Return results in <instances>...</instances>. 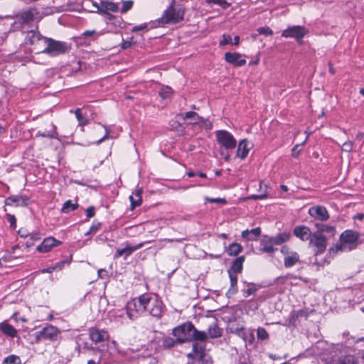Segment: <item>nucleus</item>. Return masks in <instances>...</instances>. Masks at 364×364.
Instances as JSON below:
<instances>
[{
    "label": "nucleus",
    "instance_id": "19",
    "mask_svg": "<svg viewBox=\"0 0 364 364\" xmlns=\"http://www.w3.org/2000/svg\"><path fill=\"white\" fill-rule=\"evenodd\" d=\"M193 351L194 355H192L191 354H189V356L192 358L188 364H205L203 359L202 348H200V349L198 350L196 345H194Z\"/></svg>",
    "mask_w": 364,
    "mask_h": 364
},
{
    "label": "nucleus",
    "instance_id": "17",
    "mask_svg": "<svg viewBox=\"0 0 364 364\" xmlns=\"http://www.w3.org/2000/svg\"><path fill=\"white\" fill-rule=\"evenodd\" d=\"M225 60L235 66H243L246 64V60L241 58V55L237 53L228 52L225 54Z\"/></svg>",
    "mask_w": 364,
    "mask_h": 364
},
{
    "label": "nucleus",
    "instance_id": "63",
    "mask_svg": "<svg viewBox=\"0 0 364 364\" xmlns=\"http://www.w3.org/2000/svg\"><path fill=\"white\" fill-rule=\"evenodd\" d=\"M131 46L130 41H124L122 43L121 47L122 49H126Z\"/></svg>",
    "mask_w": 364,
    "mask_h": 364
},
{
    "label": "nucleus",
    "instance_id": "35",
    "mask_svg": "<svg viewBox=\"0 0 364 364\" xmlns=\"http://www.w3.org/2000/svg\"><path fill=\"white\" fill-rule=\"evenodd\" d=\"M192 334L193 340L195 341H205L208 338V334L206 332L198 331L195 328V326L193 327Z\"/></svg>",
    "mask_w": 364,
    "mask_h": 364
},
{
    "label": "nucleus",
    "instance_id": "58",
    "mask_svg": "<svg viewBox=\"0 0 364 364\" xmlns=\"http://www.w3.org/2000/svg\"><path fill=\"white\" fill-rule=\"evenodd\" d=\"M292 252L293 251H290L289 247L287 245H284L281 247V252L284 257L290 255V253H292Z\"/></svg>",
    "mask_w": 364,
    "mask_h": 364
},
{
    "label": "nucleus",
    "instance_id": "61",
    "mask_svg": "<svg viewBox=\"0 0 364 364\" xmlns=\"http://www.w3.org/2000/svg\"><path fill=\"white\" fill-rule=\"evenodd\" d=\"M355 139L358 141H362V144L360 146V149H361V147L363 146V145L364 144V132L358 133L355 136Z\"/></svg>",
    "mask_w": 364,
    "mask_h": 364
},
{
    "label": "nucleus",
    "instance_id": "62",
    "mask_svg": "<svg viewBox=\"0 0 364 364\" xmlns=\"http://www.w3.org/2000/svg\"><path fill=\"white\" fill-rule=\"evenodd\" d=\"M101 227L100 223H95L92 224V225L90 227L91 232H93L94 233L97 232Z\"/></svg>",
    "mask_w": 364,
    "mask_h": 364
},
{
    "label": "nucleus",
    "instance_id": "12",
    "mask_svg": "<svg viewBox=\"0 0 364 364\" xmlns=\"http://www.w3.org/2000/svg\"><path fill=\"white\" fill-rule=\"evenodd\" d=\"M45 37L43 36L38 30H31L28 31L26 36V43L33 46V48L39 43H46Z\"/></svg>",
    "mask_w": 364,
    "mask_h": 364
},
{
    "label": "nucleus",
    "instance_id": "53",
    "mask_svg": "<svg viewBox=\"0 0 364 364\" xmlns=\"http://www.w3.org/2000/svg\"><path fill=\"white\" fill-rule=\"evenodd\" d=\"M257 291V288L252 287L245 290L243 293L245 297H248L251 294H254Z\"/></svg>",
    "mask_w": 364,
    "mask_h": 364
},
{
    "label": "nucleus",
    "instance_id": "39",
    "mask_svg": "<svg viewBox=\"0 0 364 364\" xmlns=\"http://www.w3.org/2000/svg\"><path fill=\"white\" fill-rule=\"evenodd\" d=\"M179 343L178 342V338L173 339L172 338H165L163 341V346L166 348H171L173 347L176 344Z\"/></svg>",
    "mask_w": 364,
    "mask_h": 364
},
{
    "label": "nucleus",
    "instance_id": "64",
    "mask_svg": "<svg viewBox=\"0 0 364 364\" xmlns=\"http://www.w3.org/2000/svg\"><path fill=\"white\" fill-rule=\"evenodd\" d=\"M95 33V31L94 30H92V31H86L83 33V36H85V37L91 36H92Z\"/></svg>",
    "mask_w": 364,
    "mask_h": 364
},
{
    "label": "nucleus",
    "instance_id": "49",
    "mask_svg": "<svg viewBox=\"0 0 364 364\" xmlns=\"http://www.w3.org/2000/svg\"><path fill=\"white\" fill-rule=\"evenodd\" d=\"M205 200L208 201L210 203H221L225 204L226 203V200L225 198H209L206 197Z\"/></svg>",
    "mask_w": 364,
    "mask_h": 364
},
{
    "label": "nucleus",
    "instance_id": "55",
    "mask_svg": "<svg viewBox=\"0 0 364 364\" xmlns=\"http://www.w3.org/2000/svg\"><path fill=\"white\" fill-rule=\"evenodd\" d=\"M86 216L89 218L95 216V208L93 206H90L86 209Z\"/></svg>",
    "mask_w": 364,
    "mask_h": 364
},
{
    "label": "nucleus",
    "instance_id": "37",
    "mask_svg": "<svg viewBox=\"0 0 364 364\" xmlns=\"http://www.w3.org/2000/svg\"><path fill=\"white\" fill-rule=\"evenodd\" d=\"M21 359L18 356L15 355H10L6 357L2 364H21Z\"/></svg>",
    "mask_w": 364,
    "mask_h": 364
},
{
    "label": "nucleus",
    "instance_id": "6",
    "mask_svg": "<svg viewBox=\"0 0 364 364\" xmlns=\"http://www.w3.org/2000/svg\"><path fill=\"white\" fill-rule=\"evenodd\" d=\"M216 140L221 147L225 149H232L236 146V139L227 130H218L215 132Z\"/></svg>",
    "mask_w": 364,
    "mask_h": 364
},
{
    "label": "nucleus",
    "instance_id": "44",
    "mask_svg": "<svg viewBox=\"0 0 364 364\" xmlns=\"http://www.w3.org/2000/svg\"><path fill=\"white\" fill-rule=\"evenodd\" d=\"M173 92V90L169 87H165L161 88V90L159 92V95L163 98L166 99Z\"/></svg>",
    "mask_w": 364,
    "mask_h": 364
},
{
    "label": "nucleus",
    "instance_id": "32",
    "mask_svg": "<svg viewBox=\"0 0 364 364\" xmlns=\"http://www.w3.org/2000/svg\"><path fill=\"white\" fill-rule=\"evenodd\" d=\"M183 119H191L190 123L193 124H196L205 122V119L202 117H200L196 112L192 111L187 112L185 114Z\"/></svg>",
    "mask_w": 364,
    "mask_h": 364
},
{
    "label": "nucleus",
    "instance_id": "46",
    "mask_svg": "<svg viewBox=\"0 0 364 364\" xmlns=\"http://www.w3.org/2000/svg\"><path fill=\"white\" fill-rule=\"evenodd\" d=\"M342 151L346 152H350L353 149V143L352 141H347L341 146Z\"/></svg>",
    "mask_w": 364,
    "mask_h": 364
},
{
    "label": "nucleus",
    "instance_id": "30",
    "mask_svg": "<svg viewBox=\"0 0 364 364\" xmlns=\"http://www.w3.org/2000/svg\"><path fill=\"white\" fill-rule=\"evenodd\" d=\"M272 240V242L274 245H280L289 240L290 233L284 232L282 233L277 234L274 237H271Z\"/></svg>",
    "mask_w": 364,
    "mask_h": 364
},
{
    "label": "nucleus",
    "instance_id": "27",
    "mask_svg": "<svg viewBox=\"0 0 364 364\" xmlns=\"http://www.w3.org/2000/svg\"><path fill=\"white\" fill-rule=\"evenodd\" d=\"M261 233L259 228H256L250 230H246L242 232V237L247 240H255Z\"/></svg>",
    "mask_w": 364,
    "mask_h": 364
},
{
    "label": "nucleus",
    "instance_id": "28",
    "mask_svg": "<svg viewBox=\"0 0 364 364\" xmlns=\"http://www.w3.org/2000/svg\"><path fill=\"white\" fill-rule=\"evenodd\" d=\"M142 192H143V191L141 188H138L135 191L134 196H129L132 209H134V208L139 206L141 204Z\"/></svg>",
    "mask_w": 364,
    "mask_h": 364
},
{
    "label": "nucleus",
    "instance_id": "56",
    "mask_svg": "<svg viewBox=\"0 0 364 364\" xmlns=\"http://www.w3.org/2000/svg\"><path fill=\"white\" fill-rule=\"evenodd\" d=\"M267 197V194L264 193V194H260V195H252L250 196H249V199H252V200H262V199H264Z\"/></svg>",
    "mask_w": 364,
    "mask_h": 364
},
{
    "label": "nucleus",
    "instance_id": "3",
    "mask_svg": "<svg viewBox=\"0 0 364 364\" xmlns=\"http://www.w3.org/2000/svg\"><path fill=\"white\" fill-rule=\"evenodd\" d=\"M359 238L356 231L347 230L341 235V245L336 246V251L351 250Z\"/></svg>",
    "mask_w": 364,
    "mask_h": 364
},
{
    "label": "nucleus",
    "instance_id": "34",
    "mask_svg": "<svg viewBox=\"0 0 364 364\" xmlns=\"http://www.w3.org/2000/svg\"><path fill=\"white\" fill-rule=\"evenodd\" d=\"M78 206H79V205H78V203L77 202L76 203H73L72 200H66L63 203L62 209H61V211L63 213H69L71 210H76L78 208Z\"/></svg>",
    "mask_w": 364,
    "mask_h": 364
},
{
    "label": "nucleus",
    "instance_id": "54",
    "mask_svg": "<svg viewBox=\"0 0 364 364\" xmlns=\"http://www.w3.org/2000/svg\"><path fill=\"white\" fill-rule=\"evenodd\" d=\"M18 234L19 235V236L21 237H28L31 234L28 232V230L25 228H21L18 230Z\"/></svg>",
    "mask_w": 364,
    "mask_h": 364
},
{
    "label": "nucleus",
    "instance_id": "29",
    "mask_svg": "<svg viewBox=\"0 0 364 364\" xmlns=\"http://www.w3.org/2000/svg\"><path fill=\"white\" fill-rule=\"evenodd\" d=\"M1 331L6 336L14 338L17 335L16 329L11 324L3 322L0 324Z\"/></svg>",
    "mask_w": 364,
    "mask_h": 364
},
{
    "label": "nucleus",
    "instance_id": "43",
    "mask_svg": "<svg viewBox=\"0 0 364 364\" xmlns=\"http://www.w3.org/2000/svg\"><path fill=\"white\" fill-rule=\"evenodd\" d=\"M207 4H214L222 6L223 9H227L230 4H228L225 0H205Z\"/></svg>",
    "mask_w": 364,
    "mask_h": 364
},
{
    "label": "nucleus",
    "instance_id": "31",
    "mask_svg": "<svg viewBox=\"0 0 364 364\" xmlns=\"http://www.w3.org/2000/svg\"><path fill=\"white\" fill-rule=\"evenodd\" d=\"M245 261V256H240L235 259L231 266V272L232 273H240L243 268V262Z\"/></svg>",
    "mask_w": 364,
    "mask_h": 364
},
{
    "label": "nucleus",
    "instance_id": "8",
    "mask_svg": "<svg viewBox=\"0 0 364 364\" xmlns=\"http://www.w3.org/2000/svg\"><path fill=\"white\" fill-rule=\"evenodd\" d=\"M310 244L316 248V255L321 254L326 249V238L321 232H315L311 237Z\"/></svg>",
    "mask_w": 364,
    "mask_h": 364
},
{
    "label": "nucleus",
    "instance_id": "41",
    "mask_svg": "<svg viewBox=\"0 0 364 364\" xmlns=\"http://www.w3.org/2000/svg\"><path fill=\"white\" fill-rule=\"evenodd\" d=\"M257 336L258 339L262 341L266 340L269 338V333L264 328H258L257 331Z\"/></svg>",
    "mask_w": 364,
    "mask_h": 364
},
{
    "label": "nucleus",
    "instance_id": "10",
    "mask_svg": "<svg viewBox=\"0 0 364 364\" xmlns=\"http://www.w3.org/2000/svg\"><path fill=\"white\" fill-rule=\"evenodd\" d=\"M29 203V198L23 195H14L11 196L6 198L4 203L5 205L16 207L27 206Z\"/></svg>",
    "mask_w": 364,
    "mask_h": 364
},
{
    "label": "nucleus",
    "instance_id": "25",
    "mask_svg": "<svg viewBox=\"0 0 364 364\" xmlns=\"http://www.w3.org/2000/svg\"><path fill=\"white\" fill-rule=\"evenodd\" d=\"M331 364H357V360L353 355H345L332 360Z\"/></svg>",
    "mask_w": 364,
    "mask_h": 364
},
{
    "label": "nucleus",
    "instance_id": "57",
    "mask_svg": "<svg viewBox=\"0 0 364 364\" xmlns=\"http://www.w3.org/2000/svg\"><path fill=\"white\" fill-rule=\"evenodd\" d=\"M75 115H76V117L77 119V120L79 121L80 124H85L82 119H83V117H82V112H81V110L80 109H77L76 111H75Z\"/></svg>",
    "mask_w": 364,
    "mask_h": 364
},
{
    "label": "nucleus",
    "instance_id": "4",
    "mask_svg": "<svg viewBox=\"0 0 364 364\" xmlns=\"http://www.w3.org/2000/svg\"><path fill=\"white\" fill-rule=\"evenodd\" d=\"M193 327L194 326L192 323L186 322L174 328L172 331V333L178 338L179 343H183L193 340L192 332Z\"/></svg>",
    "mask_w": 364,
    "mask_h": 364
},
{
    "label": "nucleus",
    "instance_id": "18",
    "mask_svg": "<svg viewBox=\"0 0 364 364\" xmlns=\"http://www.w3.org/2000/svg\"><path fill=\"white\" fill-rule=\"evenodd\" d=\"M99 11L102 13L107 20L112 19V12H114V3L112 2H101V6L99 8Z\"/></svg>",
    "mask_w": 364,
    "mask_h": 364
},
{
    "label": "nucleus",
    "instance_id": "11",
    "mask_svg": "<svg viewBox=\"0 0 364 364\" xmlns=\"http://www.w3.org/2000/svg\"><path fill=\"white\" fill-rule=\"evenodd\" d=\"M309 215L316 220L321 221L327 220L329 218L326 208L321 205L314 206L309 210Z\"/></svg>",
    "mask_w": 364,
    "mask_h": 364
},
{
    "label": "nucleus",
    "instance_id": "22",
    "mask_svg": "<svg viewBox=\"0 0 364 364\" xmlns=\"http://www.w3.org/2000/svg\"><path fill=\"white\" fill-rule=\"evenodd\" d=\"M37 14L35 9H30L21 13L19 18L22 23H29L33 21L35 15Z\"/></svg>",
    "mask_w": 364,
    "mask_h": 364
},
{
    "label": "nucleus",
    "instance_id": "16",
    "mask_svg": "<svg viewBox=\"0 0 364 364\" xmlns=\"http://www.w3.org/2000/svg\"><path fill=\"white\" fill-rule=\"evenodd\" d=\"M293 233L296 237L303 241L310 240L313 235L311 234L310 228L304 225L295 227Z\"/></svg>",
    "mask_w": 364,
    "mask_h": 364
},
{
    "label": "nucleus",
    "instance_id": "42",
    "mask_svg": "<svg viewBox=\"0 0 364 364\" xmlns=\"http://www.w3.org/2000/svg\"><path fill=\"white\" fill-rule=\"evenodd\" d=\"M134 2L132 0L123 1L122 6L120 9L121 13L124 14L130 10L133 6Z\"/></svg>",
    "mask_w": 364,
    "mask_h": 364
},
{
    "label": "nucleus",
    "instance_id": "24",
    "mask_svg": "<svg viewBox=\"0 0 364 364\" xmlns=\"http://www.w3.org/2000/svg\"><path fill=\"white\" fill-rule=\"evenodd\" d=\"M208 338H216L223 334V330L220 328L215 321L209 325L208 328Z\"/></svg>",
    "mask_w": 364,
    "mask_h": 364
},
{
    "label": "nucleus",
    "instance_id": "52",
    "mask_svg": "<svg viewBox=\"0 0 364 364\" xmlns=\"http://www.w3.org/2000/svg\"><path fill=\"white\" fill-rule=\"evenodd\" d=\"M300 146H301V144H296V146H294V148L292 149V150H291V154H292V156H293L294 158L298 157V156L299 155V153H300V151H301Z\"/></svg>",
    "mask_w": 364,
    "mask_h": 364
},
{
    "label": "nucleus",
    "instance_id": "60",
    "mask_svg": "<svg viewBox=\"0 0 364 364\" xmlns=\"http://www.w3.org/2000/svg\"><path fill=\"white\" fill-rule=\"evenodd\" d=\"M98 276L100 278H106L108 276V272L106 269H100L97 272Z\"/></svg>",
    "mask_w": 364,
    "mask_h": 364
},
{
    "label": "nucleus",
    "instance_id": "20",
    "mask_svg": "<svg viewBox=\"0 0 364 364\" xmlns=\"http://www.w3.org/2000/svg\"><path fill=\"white\" fill-rule=\"evenodd\" d=\"M247 144L248 141L247 139H242L239 142L236 153V156L238 158L245 159L247 156L250 151Z\"/></svg>",
    "mask_w": 364,
    "mask_h": 364
},
{
    "label": "nucleus",
    "instance_id": "5",
    "mask_svg": "<svg viewBox=\"0 0 364 364\" xmlns=\"http://www.w3.org/2000/svg\"><path fill=\"white\" fill-rule=\"evenodd\" d=\"M60 334V331L53 325H48L42 330L35 333L36 342L42 341H55L58 340Z\"/></svg>",
    "mask_w": 364,
    "mask_h": 364
},
{
    "label": "nucleus",
    "instance_id": "23",
    "mask_svg": "<svg viewBox=\"0 0 364 364\" xmlns=\"http://www.w3.org/2000/svg\"><path fill=\"white\" fill-rule=\"evenodd\" d=\"M299 262V255L296 252H292L290 255L285 256L284 258V265L287 268L294 266Z\"/></svg>",
    "mask_w": 364,
    "mask_h": 364
},
{
    "label": "nucleus",
    "instance_id": "33",
    "mask_svg": "<svg viewBox=\"0 0 364 364\" xmlns=\"http://www.w3.org/2000/svg\"><path fill=\"white\" fill-rule=\"evenodd\" d=\"M242 250L243 248L240 244L232 242L228 246L227 249V252L229 255L237 256L239 253H240L242 251Z\"/></svg>",
    "mask_w": 364,
    "mask_h": 364
},
{
    "label": "nucleus",
    "instance_id": "14",
    "mask_svg": "<svg viewBox=\"0 0 364 364\" xmlns=\"http://www.w3.org/2000/svg\"><path fill=\"white\" fill-rule=\"evenodd\" d=\"M61 242L57 240L53 237H48L43 240L41 245L37 247V250L40 252H48L51 250L53 247L58 246Z\"/></svg>",
    "mask_w": 364,
    "mask_h": 364
},
{
    "label": "nucleus",
    "instance_id": "40",
    "mask_svg": "<svg viewBox=\"0 0 364 364\" xmlns=\"http://www.w3.org/2000/svg\"><path fill=\"white\" fill-rule=\"evenodd\" d=\"M65 264L64 261H61L58 263H57L55 266L49 267L46 269H43L41 270L42 273H51L55 269H61Z\"/></svg>",
    "mask_w": 364,
    "mask_h": 364
},
{
    "label": "nucleus",
    "instance_id": "48",
    "mask_svg": "<svg viewBox=\"0 0 364 364\" xmlns=\"http://www.w3.org/2000/svg\"><path fill=\"white\" fill-rule=\"evenodd\" d=\"M46 43H39L38 45H36L33 49L36 50V53H43V49L48 43L49 38L45 37Z\"/></svg>",
    "mask_w": 364,
    "mask_h": 364
},
{
    "label": "nucleus",
    "instance_id": "50",
    "mask_svg": "<svg viewBox=\"0 0 364 364\" xmlns=\"http://www.w3.org/2000/svg\"><path fill=\"white\" fill-rule=\"evenodd\" d=\"M232 43V38L230 35H225L224 34L223 36V39L220 41V46H225L227 44Z\"/></svg>",
    "mask_w": 364,
    "mask_h": 364
},
{
    "label": "nucleus",
    "instance_id": "59",
    "mask_svg": "<svg viewBox=\"0 0 364 364\" xmlns=\"http://www.w3.org/2000/svg\"><path fill=\"white\" fill-rule=\"evenodd\" d=\"M146 28H147V25L146 23H144V24H141L139 26H136L133 27L132 29V31L137 32V31L146 29Z\"/></svg>",
    "mask_w": 364,
    "mask_h": 364
},
{
    "label": "nucleus",
    "instance_id": "2",
    "mask_svg": "<svg viewBox=\"0 0 364 364\" xmlns=\"http://www.w3.org/2000/svg\"><path fill=\"white\" fill-rule=\"evenodd\" d=\"M185 9L183 7H174V1L164 11L162 16L159 19L161 24L176 23L183 19Z\"/></svg>",
    "mask_w": 364,
    "mask_h": 364
},
{
    "label": "nucleus",
    "instance_id": "38",
    "mask_svg": "<svg viewBox=\"0 0 364 364\" xmlns=\"http://www.w3.org/2000/svg\"><path fill=\"white\" fill-rule=\"evenodd\" d=\"M29 239L26 241L25 246L26 248H29L34 245V242L41 239L40 235L38 232L31 233L28 236Z\"/></svg>",
    "mask_w": 364,
    "mask_h": 364
},
{
    "label": "nucleus",
    "instance_id": "9",
    "mask_svg": "<svg viewBox=\"0 0 364 364\" xmlns=\"http://www.w3.org/2000/svg\"><path fill=\"white\" fill-rule=\"evenodd\" d=\"M65 50L66 46L65 43L49 38L48 45L43 49V53L51 55H57L63 53Z\"/></svg>",
    "mask_w": 364,
    "mask_h": 364
},
{
    "label": "nucleus",
    "instance_id": "47",
    "mask_svg": "<svg viewBox=\"0 0 364 364\" xmlns=\"http://www.w3.org/2000/svg\"><path fill=\"white\" fill-rule=\"evenodd\" d=\"M257 32L261 35L270 36L273 33L272 30L267 26L260 27L257 28Z\"/></svg>",
    "mask_w": 364,
    "mask_h": 364
},
{
    "label": "nucleus",
    "instance_id": "7",
    "mask_svg": "<svg viewBox=\"0 0 364 364\" xmlns=\"http://www.w3.org/2000/svg\"><path fill=\"white\" fill-rule=\"evenodd\" d=\"M307 33V30L301 26H289L284 30L282 36L284 38H294L299 42Z\"/></svg>",
    "mask_w": 364,
    "mask_h": 364
},
{
    "label": "nucleus",
    "instance_id": "15",
    "mask_svg": "<svg viewBox=\"0 0 364 364\" xmlns=\"http://www.w3.org/2000/svg\"><path fill=\"white\" fill-rule=\"evenodd\" d=\"M273 246L274 243L272 242V237L264 235L261 240L259 250L262 252L273 254L277 250Z\"/></svg>",
    "mask_w": 364,
    "mask_h": 364
},
{
    "label": "nucleus",
    "instance_id": "21",
    "mask_svg": "<svg viewBox=\"0 0 364 364\" xmlns=\"http://www.w3.org/2000/svg\"><path fill=\"white\" fill-rule=\"evenodd\" d=\"M143 243H139L135 246H129L127 245L125 247L122 249H118L117 251V255L115 256L120 257L123 256L124 259H126L128 256H129L133 252L140 249L142 247Z\"/></svg>",
    "mask_w": 364,
    "mask_h": 364
},
{
    "label": "nucleus",
    "instance_id": "51",
    "mask_svg": "<svg viewBox=\"0 0 364 364\" xmlns=\"http://www.w3.org/2000/svg\"><path fill=\"white\" fill-rule=\"evenodd\" d=\"M6 218L8 222L10 223L11 227L15 228L16 227V222L15 216L14 215L7 213L6 215Z\"/></svg>",
    "mask_w": 364,
    "mask_h": 364
},
{
    "label": "nucleus",
    "instance_id": "1",
    "mask_svg": "<svg viewBox=\"0 0 364 364\" xmlns=\"http://www.w3.org/2000/svg\"><path fill=\"white\" fill-rule=\"evenodd\" d=\"M149 306H152V309H149V313L154 317L160 318L162 314L163 304L149 294H142L127 302L126 314L131 320H133L146 311Z\"/></svg>",
    "mask_w": 364,
    "mask_h": 364
},
{
    "label": "nucleus",
    "instance_id": "13",
    "mask_svg": "<svg viewBox=\"0 0 364 364\" xmlns=\"http://www.w3.org/2000/svg\"><path fill=\"white\" fill-rule=\"evenodd\" d=\"M90 338L95 344L107 341L109 335L107 331H100L96 328H91L89 331Z\"/></svg>",
    "mask_w": 364,
    "mask_h": 364
},
{
    "label": "nucleus",
    "instance_id": "26",
    "mask_svg": "<svg viewBox=\"0 0 364 364\" xmlns=\"http://www.w3.org/2000/svg\"><path fill=\"white\" fill-rule=\"evenodd\" d=\"M230 287L227 292L228 296H232L237 291V276L235 273H232L231 271H228Z\"/></svg>",
    "mask_w": 364,
    "mask_h": 364
},
{
    "label": "nucleus",
    "instance_id": "45",
    "mask_svg": "<svg viewBox=\"0 0 364 364\" xmlns=\"http://www.w3.org/2000/svg\"><path fill=\"white\" fill-rule=\"evenodd\" d=\"M53 130L51 132H48V133H43L41 135L43 137H48L51 139H57L58 138V132H56V127L54 124H52Z\"/></svg>",
    "mask_w": 364,
    "mask_h": 364
},
{
    "label": "nucleus",
    "instance_id": "36",
    "mask_svg": "<svg viewBox=\"0 0 364 364\" xmlns=\"http://www.w3.org/2000/svg\"><path fill=\"white\" fill-rule=\"evenodd\" d=\"M318 230L316 232H321V234L323 235L324 232H327L331 235H333L335 234V228L333 226H329L327 225L317 224Z\"/></svg>",
    "mask_w": 364,
    "mask_h": 364
}]
</instances>
